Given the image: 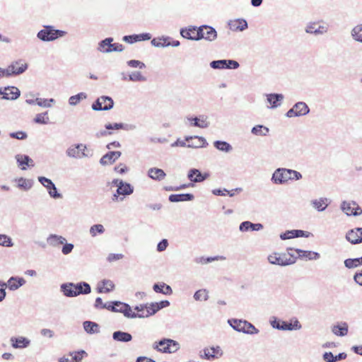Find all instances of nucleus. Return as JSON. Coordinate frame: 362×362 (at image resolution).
<instances>
[{
	"instance_id": "nucleus-56",
	"label": "nucleus",
	"mask_w": 362,
	"mask_h": 362,
	"mask_svg": "<svg viewBox=\"0 0 362 362\" xmlns=\"http://www.w3.org/2000/svg\"><path fill=\"white\" fill-rule=\"evenodd\" d=\"M105 232V228L104 226L100 224H94L92 226H90L89 229V233L91 235V237H95L98 235H101Z\"/></svg>"
},
{
	"instance_id": "nucleus-35",
	"label": "nucleus",
	"mask_w": 362,
	"mask_h": 362,
	"mask_svg": "<svg viewBox=\"0 0 362 362\" xmlns=\"http://www.w3.org/2000/svg\"><path fill=\"white\" fill-rule=\"evenodd\" d=\"M112 339L116 341L129 342L132 340V336L129 332L119 330L112 333Z\"/></svg>"
},
{
	"instance_id": "nucleus-30",
	"label": "nucleus",
	"mask_w": 362,
	"mask_h": 362,
	"mask_svg": "<svg viewBox=\"0 0 362 362\" xmlns=\"http://www.w3.org/2000/svg\"><path fill=\"white\" fill-rule=\"evenodd\" d=\"M60 291L67 298L76 297L74 283L67 282L60 285Z\"/></svg>"
},
{
	"instance_id": "nucleus-43",
	"label": "nucleus",
	"mask_w": 362,
	"mask_h": 362,
	"mask_svg": "<svg viewBox=\"0 0 362 362\" xmlns=\"http://www.w3.org/2000/svg\"><path fill=\"white\" fill-rule=\"evenodd\" d=\"M311 205L317 211H324L329 205L327 198H320L311 201Z\"/></svg>"
},
{
	"instance_id": "nucleus-57",
	"label": "nucleus",
	"mask_w": 362,
	"mask_h": 362,
	"mask_svg": "<svg viewBox=\"0 0 362 362\" xmlns=\"http://www.w3.org/2000/svg\"><path fill=\"white\" fill-rule=\"evenodd\" d=\"M344 265L348 269H353L358 266L362 265L360 257L349 258L344 260Z\"/></svg>"
},
{
	"instance_id": "nucleus-47",
	"label": "nucleus",
	"mask_w": 362,
	"mask_h": 362,
	"mask_svg": "<svg viewBox=\"0 0 362 362\" xmlns=\"http://www.w3.org/2000/svg\"><path fill=\"white\" fill-rule=\"evenodd\" d=\"M214 147L220 151L230 153L233 150L232 146L224 141H216L214 142Z\"/></svg>"
},
{
	"instance_id": "nucleus-19",
	"label": "nucleus",
	"mask_w": 362,
	"mask_h": 362,
	"mask_svg": "<svg viewBox=\"0 0 362 362\" xmlns=\"http://www.w3.org/2000/svg\"><path fill=\"white\" fill-rule=\"evenodd\" d=\"M266 97L267 103L270 105L269 107L272 109L280 107L284 99V96L281 93H269L266 94Z\"/></svg>"
},
{
	"instance_id": "nucleus-3",
	"label": "nucleus",
	"mask_w": 362,
	"mask_h": 362,
	"mask_svg": "<svg viewBox=\"0 0 362 362\" xmlns=\"http://www.w3.org/2000/svg\"><path fill=\"white\" fill-rule=\"evenodd\" d=\"M66 34V31L55 29L52 25H43V29L37 33V37L43 42H51L64 37Z\"/></svg>"
},
{
	"instance_id": "nucleus-49",
	"label": "nucleus",
	"mask_w": 362,
	"mask_h": 362,
	"mask_svg": "<svg viewBox=\"0 0 362 362\" xmlns=\"http://www.w3.org/2000/svg\"><path fill=\"white\" fill-rule=\"evenodd\" d=\"M269 132V129L262 124L255 125L251 129V133L255 136H267Z\"/></svg>"
},
{
	"instance_id": "nucleus-63",
	"label": "nucleus",
	"mask_w": 362,
	"mask_h": 362,
	"mask_svg": "<svg viewBox=\"0 0 362 362\" xmlns=\"http://www.w3.org/2000/svg\"><path fill=\"white\" fill-rule=\"evenodd\" d=\"M79 151V158H88L91 157L93 156V153H90L89 150H88V148L86 145L82 144L81 148H78Z\"/></svg>"
},
{
	"instance_id": "nucleus-42",
	"label": "nucleus",
	"mask_w": 362,
	"mask_h": 362,
	"mask_svg": "<svg viewBox=\"0 0 362 362\" xmlns=\"http://www.w3.org/2000/svg\"><path fill=\"white\" fill-rule=\"evenodd\" d=\"M146 313L145 315H143V313H136V318H144L148 317L151 315H155L158 310V308H156V303H146Z\"/></svg>"
},
{
	"instance_id": "nucleus-8",
	"label": "nucleus",
	"mask_w": 362,
	"mask_h": 362,
	"mask_svg": "<svg viewBox=\"0 0 362 362\" xmlns=\"http://www.w3.org/2000/svg\"><path fill=\"white\" fill-rule=\"evenodd\" d=\"M289 173L290 169L279 168L273 173L271 180L275 185H284L291 180Z\"/></svg>"
},
{
	"instance_id": "nucleus-1",
	"label": "nucleus",
	"mask_w": 362,
	"mask_h": 362,
	"mask_svg": "<svg viewBox=\"0 0 362 362\" xmlns=\"http://www.w3.org/2000/svg\"><path fill=\"white\" fill-rule=\"evenodd\" d=\"M274 252L267 257L268 261L272 264L287 266L296 262L297 256L293 251Z\"/></svg>"
},
{
	"instance_id": "nucleus-24",
	"label": "nucleus",
	"mask_w": 362,
	"mask_h": 362,
	"mask_svg": "<svg viewBox=\"0 0 362 362\" xmlns=\"http://www.w3.org/2000/svg\"><path fill=\"white\" fill-rule=\"evenodd\" d=\"M180 33L184 38L198 41V39L196 38L198 33V28L196 26H189L188 28H181Z\"/></svg>"
},
{
	"instance_id": "nucleus-51",
	"label": "nucleus",
	"mask_w": 362,
	"mask_h": 362,
	"mask_svg": "<svg viewBox=\"0 0 362 362\" xmlns=\"http://www.w3.org/2000/svg\"><path fill=\"white\" fill-rule=\"evenodd\" d=\"M226 259V257H224L223 256H219V255L207 257H197L195 259V262L198 264H206L212 262L213 261H215V260H219V259L222 260V259Z\"/></svg>"
},
{
	"instance_id": "nucleus-37",
	"label": "nucleus",
	"mask_w": 362,
	"mask_h": 362,
	"mask_svg": "<svg viewBox=\"0 0 362 362\" xmlns=\"http://www.w3.org/2000/svg\"><path fill=\"white\" fill-rule=\"evenodd\" d=\"M148 175L152 180L160 181L165 177L166 174L160 168H151L148 170Z\"/></svg>"
},
{
	"instance_id": "nucleus-54",
	"label": "nucleus",
	"mask_w": 362,
	"mask_h": 362,
	"mask_svg": "<svg viewBox=\"0 0 362 362\" xmlns=\"http://www.w3.org/2000/svg\"><path fill=\"white\" fill-rule=\"evenodd\" d=\"M128 80L132 82H145L147 78L140 71H132L128 75Z\"/></svg>"
},
{
	"instance_id": "nucleus-5",
	"label": "nucleus",
	"mask_w": 362,
	"mask_h": 362,
	"mask_svg": "<svg viewBox=\"0 0 362 362\" xmlns=\"http://www.w3.org/2000/svg\"><path fill=\"white\" fill-rule=\"evenodd\" d=\"M271 325L274 329L283 331L298 330L301 328V325L296 318H294L293 322V320L288 322L274 317V320L271 321Z\"/></svg>"
},
{
	"instance_id": "nucleus-20",
	"label": "nucleus",
	"mask_w": 362,
	"mask_h": 362,
	"mask_svg": "<svg viewBox=\"0 0 362 362\" xmlns=\"http://www.w3.org/2000/svg\"><path fill=\"white\" fill-rule=\"evenodd\" d=\"M122 155L120 151H109L100 159L102 165H111L116 161Z\"/></svg>"
},
{
	"instance_id": "nucleus-18",
	"label": "nucleus",
	"mask_w": 362,
	"mask_h": 362,
	"mask_svg": "<svg viewBox=\"0 0 362 362\" xmlns=\"http://www.w3.org/2000/svg\"><path fill=\"white\" fill-rule=\"evenodd\" d=\"M203 352L204 355H201V357L207 360H214L223 355V351L218 346L216 347L205 348Z\"/></svg>"
},
{
	"instance_id": "nucleus-38",
	"label": "nucleus",
	"mask_w": 362,
	"mask_h": 362,
	"mask_svg": "<svg viewBox=\"0 0 362 362\" xmlns=\"http://www.w3.org/2000/svg\"><path fill=\"white\" fill-rule=\"evenodd\" d=\"M47 241L49 246L59 247L65 243L66 239L61 235L52 234L47 238Z\"/></svg>"
},
{
	"instance_id": "nucleus-25",
	"label": "nucleus",
	"mask_w": 362,
	"mask_h": 362,
	"mask_svg": "<svg viewBox=\"0 0 362 362\" xmlns=\"http://www.w3.org/2000/svg\"><path fill=\"white\" fill-rule=\"evenodd\" d=\"M15 158L18 166L21 167L22 170L26 169L23 165H26L28 167H33L35 165L33 160L28 155L17 154L16 155Z\"/></svg>"
},
{
	"instance_id": "nucleus-59",
	"label": "nucleus",
	"mask_w": 362,
	"mask_h": 362,
	"mask_svg": "<svg viewBox=\"0 0 362 362\" xmlns=\"http://www.w3.org/2000/svg\"><path fill=\"white\" fill-rule=\"evenodd\" d=\"M194 298L196 300H207L209 299L208 291L206 289H199L194 294Z\"/></svg>"
},
{
	"instance_id": "nucleus-21",
	"label": "nucleus",
	"mask_w": 362,
	"mask_h": 362,
	"mask_svg": "<svg viewBox=\"0 0 362 362\" xmlns=\"http://www.w3.org/2000/svg\"><path fill=\"white\" fill-rule=\"evenodd\" d=\"M263 228L262 223H254L249 221L242 222L239 226V230L241 232L259 231Z\"/></svg>"
},
{
	"instance_id": "nucleus-50",
	"label": "nucleus",
	"mask_w": 362,
	"mask_h": 362,
	"mask_svg": "<svg viewBox=\"0 0 362 362\" xmlns=\"http://www.w3.org/2000/svg\"><path fill=\"white\" fill-rule=\"evenodd\" d=\"M354 205H356V202L354 201L351 202L343 201L341 204L340 208L347 216H352Z\"/></svg>"
},
{
	"instance_id": "nucleus-6",
	"label": "nucleus",
	"mask_w": 362,
	"mask_h": 362,
	"mask_svg": "<svg viewBox=\"0 0 362 362\" xmlns=\"http://www.w3.org/2000/svg\"><path fill=\"white\" fill-rule=\"evenodd\" d=\"M114 101L110 96L103 95L99 97L91 105L95 111H107L112 109Z\"/></svg>"
},
{
	"instance_id": "nucleus-58",
	"label": "nucleus",
	"mask_w": 362,
	"mask_h": 362,
	"mask_svg": "<svg viewBox=\"0 0 362 362\" xmlns=\"http://www.w3.org/2000/svg\"><path fill=\"white\" fill-rule=\"evenodd\" d=\"M54 103L55 100L53 98L44 99L40 98H36V104L40 107H51L52 105Z\"/></svg>"
},
{
	"instance_id": "nucleus-10",
	"label": "nucleus",
	"mask_w": 362,
	"mask_h": 362,
	"mask_svg": "<svg viewBox=\"0 0 362 362\" xmlns=\"http://www.w3.org/2000/svg\"><path fill=\"white\" fill-rule=\"evenodd\" d=\"M28 67V64L23 63L22 60L13 62L5 69L6 77L20 75L24 73Z\"/></svg>"
},
{
	"instance_id": "nucleus-26",
	"label": "nucleus",
	"mask_w": 362,
	"mask_h": 362,
	"mask_svg": "<svg viewBox=\"0 0 362 362\" xmlns=\"http://www.w3.org/2000/svg\"><path fill=\"white\" fill-rule=\"evenodd\" d=\"M107 130H118L124 129L126 131H133L136 129V126L133 124H124V123H108L105 125Z\"/></svg>"
},
{
	"instance_id": "nucleus-61",
	"label": "nucleus",
	"mask_w": 362,
	"mask_h": 362,
	"mask_svg": "<svg viewBox=\"0 0 362 362\" xmlns=\"http://www.w3.org/2000/svg\"><path fill=\"white\" fill-rule=\"evenodd\" d=\"M0 245L6 247H11L13 246L12 239L4 234H0Z\"/></svg>"
},
{
	"instance_id": "nucleus-46",
	"label": "nucleus",
	"mask_w": 362,
	"mask_h": 362,
	"mask_svg": "<svg viewBox=\"0 0 362 362\" xmlns=\"http://www.w3.org/2000/svg\"><path fill=\"white\" fill-rule=\"evenodd\" d=\"M84 330L90 334H98L100 332L99 325L92 321H85L83 323Z\"/></svg>"
},
{
	"instance_id": "nucleus-48",
	"label": "nucleus",
	"mask_w": 362,
	"mask_h": 362,
	"mask_svg": "<svg viewBox=\"0 0 362 362\" xmlns=\"http://www.w3.org/2000/svg\"><path fill=\"white\" fill-rule=\"evenodd\" d=\"M82 144H77L69 147L66 151V154L68 157L72 158H79L78 148H81Z\"/></svg>"
},
{
	"instance_id": "nucleus-60",
	"label": "nucleus",
	"mask_w": 362,
	"mask_h": 362,
	"mask_svg": "<svg viewBox=\"0 0 362 362\" xmlns=\"http://www.w3.org/2000/svg\"><path fill=\"white\" fill-rule=\"evenodd\" d=\"M86 353L83 350L70 352L69 355L71 356V362H81L83 359V355H86Z\"/></svg>"
},
{
	"instance_id": "nucleus-7",
	"label": "nucleus",
	"mask_w": 362,
	"mask_h": 362,
	"mask_svg": "<svg viewBox=\"0 0 362 362\" xmlns=\"http://www.w3.org/2000/svg\"><path fill=\"white\" fill-rule=\"evenodd\" d=\"M196 38L198 39V41L204 39L209 42H212L217 38V32L213 27L203 25L198 27V33Z\"/></svg>"
},
{
	"instance_id": "nucleus-11",
	"label": "nucleus",
	"mask_w": 362,
	"mask_h": 362,
	"mask_svg": "<svg viewBox=\"0 0 362 362\" xmlns=\"http://www.w3.org/2000/svg\"><path fill=\"white\" fill-rule=\"evenodd\" d=\"M210 66L214 69H236L240 66V64L233 59H219L211 62Z\"/></svg>"
},
{
	"instance_id": "nucleus-14",
	"label": "nucleus",
	"mask_w": 362,
	"mask_h": 362,
	"mask_svg": "<svg viewBox=\"0 0 362 362\" xmlns=\"http://www.w3.org/2000/svg\"><path fill=\"white\" fill-rule=\"evenodd\" d=\"M209 173H202L199 169L191 168L187 173V178L193 182H202L209 178Z\"/></svg>"
},
{
	"instance_id": "nucleus-34",
	"label": "nucleus",
	"mask_w": 362,
	"mask_h": 362,
	"mask_svg": "<svg viewBox=\"0 0 362 362\" xmlns=\"http://www.w3.org/2000/svg\"><path fill=\"white\" fill-rule=\"evenodd\" d=\"M187 119L191 122V125L199 128H206L209 127V123L206 121L204 116L202 115L199 117H187Z\"/></svg>"
},
{
	"instance_id": "nucleus-53",
	"label": "nucleus",
	"mask_w": 362,
	"mask_h": 362,
	"mask_svg": "<svg viewBox=\"0 0 362 362\" xmlns=\"http://www.w3.org/2000/svg\"><path fill=\"white\" fill-rule=\"evenodd\" d=\"M16 181L18 182V187L25 191L29 190L33 187V182L32 180L20 177Z\"/></svg>"
},
{
	"instance_id": "nucleus-33",
	"label": "nucleus",
	"mask_w": 362,
	"mask_h": 362,
	"mask_svg": "<svg viewBox=\"0 0 362 362\" xmlns=\"http://www.w3.org/2000/svg\"><path fill=\"white\" fill-rule=\"evenodd\" d=\"M119 185L117 189V194L119 195L127 196L134 192V187L126 182H119Z\"/></svg>"
},
{
	"instance_id": "nucleus-16",
	"label": "nucleus",
	"mask_w": 362,
	"mask_h": 362,
	"mask_svg": "<svg viewBox=\"0 0 362 362\" xmlns=\"http://www.w3.org/2000/svg\"><path fill=\"white\" fill-rule=\"evenodd\" d=\"M151 39V35L148 33L141 34H134L130 35H124L122 40L125 42L133 44L136 42L146 41Z\"/></svg>"
},
{
	"instance_id": "nucleus-45",
	"label": "nucleus",
	"mask_w": 362,
	"mask_h": 362,
	"mask_svg": "<svg viewBox=\"0 0 362 362\" xmlns=\"http://www.w3.org/2000/svg\"><path fill=\"white\" fill-rule=\"evenodd\" d=\"M230 28L233 30L243 31L247 28L248 24L245 19H237L234 21H231L229 23Z\"/></svg>"
},
{
	"instance_id": "nucleus-44",
	"label": "nucleus",
	"mask_w": 362,
	"mask_h": 362,
	"mask_svg": "<svg viewBox=\"0 0 362 362\" xmlns=\"http://www.w3.org/2000/svg\"><path fill=\"white\" fill-rule=\"evenodd\" d=\"M305 32L310 34L322 35L327 32V27L325 25H320L318 28H316V24L312 23L306 27Z\"/></svg>"
},
{
	"instance_id": "nucleus-62",
	"label": "nucleus",
	"mask_w": 362,
	"mask_h": 362,
	"mask_svg": "<svg viewBox=\"0 0 362 362\" xmlns=\"http://www.w3.org/2000/svg\"><path fill=\"white\" fill-rule=\"evenodd\" d=\"M47 112H45L44 113L37 114L34 119L35 122L37 123V124H47L48 121H49V117H47Z\"/></svg>"
},
{
	"instance_id": "nucleus-41",
	"label": "nucleus",
	"mask_w": 362,
	"mask_h": 362,
	"mask_svg": "<svg viewBox=\"0 0 362 362\" xmlns=\"http://www.w3.org/2000/svg\"><path fill=\"white\" fill-rule=\"evenodd\" d=\"M293 107L298 117L307 115L310 112V108L305 102H298L294 104Z\"/></svg>"
},
{
	"instance_id": "nucleus-64",
	"label": "nucleus",
	"mask_w": 362,
	"mask_h": 362,
	"mask_svg": "<svg viewBox=\"0 0 362 362\" xmlns=\"http://www.w3.org/2000/svg\"><path fill=\"white\" fill-rule=\"evenodd\" d=\"M9 136L11 138L16 139H19V140H23L28 137L27 134L23 131L11 132L9 134Z\"/></svg>"
},
{
	"instance_id": "nucleus-27",
	"label": "nucleus",
	"mask_w": 362,
	"mask_h": 362,
	"mask_svg": "<svg viewBox=\"0 0 362 362\" xmlns=\"http://www.w3.org/2000/svg\"><path fill=\"white\" fill-rule=\"evenodd\" d=\"M11 346L14 349H24L30 344V340L25 337H13L11 338Z\"/></svg>"
},
{
	"instance_id": "nucleus-2",
	"label": "nucleus",
	"mask_w": 362,
	"mask_h": 362,
	"mask_svg": "<svg viewBox=\"0 0 362 362\" xmlns=\"http://www.w3.org/2000/svg\"><path fill=\"white\" fill-rule=\"evenodd\" d=\"M153 349L162 354H174L180 349V344L174 339L162 338L153 344Z\"/></svg>"
},
{
	"instance_id": "nucleus-15",
	"label": "nucleus",
	"mask_w": 362,
	"mask_h": 362,
	"mask_svg": "<svg viewBox=\"0 0 362 362\" xmlns=\"http://www.w3.org/2000/svg\"><path fill=\"white\" fill-rule=\"evenodd\" d=\"M312 234L308 231H305L303 230H298V229H293V230H288L285 231L284 233H282L280 234V238L283 240H287V239H291L295 238H299V237H305L308 238Z\"/></svg>"
},
{
	"instance_id": "nucleus-17",
	"label": "nucleus",
	"mask_w": 362,
	"mask_h": 362,
	"mask_svg": "<svg viewBox=\"0 0 362 362\" xmlns=\"http://www.w3.org/2000/svg\"><path fill=\"white\" fill-rule=\"evenodd\" d=\"M346 240L352 244L362 243V228H355L350 230L346 235Z\"/></svg>"
},
{
	"instance_id": "nucleus-4",
	"label": "nucleus",
	"mask_w": 362,
	"mask_h": 362,
	"mask_svg": "<svg viewBox=\"0 0 362 362\" xmlns=\"http://www.w3.org/2000/svg\"><path fill=\"white\" fill-rule=\"evenodd\" d=\"M228 323L234 330L238 332L247 334H257L259 332L258 329L247 320L233 318L229 319Z\"/></svg>"
},
{
	"instance_id": "nucleus-9",
	"label": "nucleus",
	"mask_w": 362,
	"mask_h": 362,
	"mask_svg": "<svg viewBox=\"0 0 362 362\" xmlns=\"http://www.w3.org/2000/svg\"><path fill=\"white\" fill-rule=\"evenodd\" d=\"M37 180L47 189L49 195L52 198L55 199L62 198V194L58 192L55 184L50 179L44 176H39Z\"/></svg>"
},
{
	"instance_id": "nucleus-31",
	"label": "nucleus",
	"mask_w": 362,
	"mask_h": 362,
	"mask_svg": "<svg viewBox=\"0 0 362 362\" xmlns=\"http://www.w3.org/2000/svg\"><path fill=\"white\" fill-rule=\"evenodd\" d=\"M6 284L9 290L16 291L25 284V280L23 277L11 276Z\"/></svg>"
},
{
	"instance_id": "nucleus-12",
	"label": "nucleus",
	"mask_w": 362,
	"mask_h": 362,
	"mask_svg": "<svg viewBox=\"0 0 362 362\" xmlns=\"http://www.w3.org/2000/svg\"><path fill=\"white\" fill-rule=\"evenodd\" d=\"M0 95L3 100H15L20 97L21 91L15 86L1 87L0 88Z\"/></svg>"
},
{
	"instance_id": "nucleus-29",
	"label": "nucleus",
	"mask_w": 362,
	"mask_h": 362,
	"mask_svg": "<svg viewBox=\"0 0 362 362\" xmlns=\"http://www.w3.org/2000/svg\"><path fill=\"white\" fill-rule=\"evenodd\" d=\"M347 354L344 352L334 355L331 351H326L322 354V359L325 362H337L346 359Z\"/></svg>"
},
{
	"instance_id": "nucleus-40",
	"label": "nucleus",
	"mask_w": 362,
	"mask_h": 362,
	"mask_svg": "<svg viewBox=\"0 0 362 362\" xmlns=\"http://www.w3.org/2000/svg\"><path fill=\"white\" fill-rule=\"evenodd\" d=\"M113 42L112 37H107L101 40L98 43V51L102 53H110V48L112 47V42Z\"/></svg>"
},
{
	"instance_id": "nucleus-28",
	"label": "nucleus",
	"mask_w": 362,
	"mask_h": 362,
	"mask_svg": "<svg viewBox=\"0 0 362 362\" xmlns=\"http://www.w3.org/2000/svg\"><path fill=\"white\" fill-rule=\"evenodd\" d=\"M76 297L79 295H88L91 293L90 284L86 281H80L74 284Z\"/></svg>"
},
{
	"instance_id": "nucleus-52",
	"label": "nucleus",
	"mask_w": 362,
	"mask_h": 362,
	"mask_svg": "<svg viewBox=\"0 0 362 362\" xmlns=\"http://www.w3.org/2000/svg\"><path fill=\"white\" fill-rule=\"evenodd\" d=\"M352 38L361 43H362V24L357 25L352 28L351 31Z\"/></svg>"
},
{
	"instance_id": "nucleus-13",
	"label": "nucleus",
	"mask_w": 362,
	"mask_h": 362,
	"mask_svg": "<svg viewBox=\"0 0 362 362\" xmlns=\"http://www.w3.org/2000/svg\"><path fill=\"white\" fill-rule=\"evenodd\" d=\"M115 313H121L127 318H136V313L133 312L131 306L119 300H114Z\"/></svg>"
},
{
	"instance_id": "nucleus-36",
	"label": "nucleus",
	"mask_w": 362,
	"mask_h": 362,
	"mask_svg": "<svg viewBox=\"0 0 362 362\" xmlns=\"http://www.w3.org/2000/svg\"><path fill=\"white\" fill-rule=\"evenodd\" d=\"M153 289L156 293L164 295H171L173 293L172 288L163 282L154 284Z\"/></svg>"
},
{
	"instance_id": "nucleus-39",
	"label": "nucleus",
	"mask_w": 362,
	"mask_h": 362,
	"mask_svg": "<svg viewBox=\"0 0 362 362\" xmlns=\"http://www.w3.org/2000/svg\"><path fill=\"white\" fill-rule=\"evenodd\" d=\"M348 329V324L344 322L334 325L332 328V332L337 336L344 337L347 334Z\"/></svg>"
},
{
	"instance_id": "nucleus-22",
	"label": "nucleus",
	"mask_w": 362,
	"mask_h": 362,
	"mask_svg": "<svg viewBox=\"0 0 362 362\" xmlns=\"http://www.w3.org/2000/svg\"><path fill=\"white\" fill-rule=\"evenodd\" d=\"M296 255L297 256V259L300 258L305 260H311V259H317L320 258V255L318 252H314L313 250H293Z\"/></svg>"
},
{
	"instance_id": "nucleus-55",
	"label": "nucleus",
	"mask_w": 362,
	"mask_h": 362,
	"mask_svg": "<svg viewBox=\"0 0 362 362\" xmlns=\"http://www.w3.org/2000/svg\"><path fill=\"white\" fill-rule=\"evenodd\" d=\"M87 95L85 93H79L75 95H72L69 98V104L71 106L78 105L81 100L86 99Z\"/></svg>"
},
{
	"instance_id": "nucleus-23",
	"label": "nucleus",
	"mask_w": 362,
	"mask_h": 362,
	"mask_svg": "<svg viewBox=\"0 0 362 362\" xmlns=\"http://www.w3.org/2000/svg\"><path fill=\"white\" fill-rule=\"evenodd\" d=\"M114 283L109 279L100 281L97 286L96 291L98 293H110L115 289Z\"/></svg>"
},
{
	"instance_id": "nucleus-32",
	"label": "nucleus",
	"mask_w": 362,
	"mask_h": 362,
	"mask_svg": "<svg viewBox=\"0 0 362 362\" xmlns=\"http://www.w3.org/2000/svg\"><path fill=\"white\" fill-rule=\"evenodd\" d=\"M194 197L192 194H173L168 197V200L170 202H189L192 201Z\"/></svg>"
}]
</instances>
